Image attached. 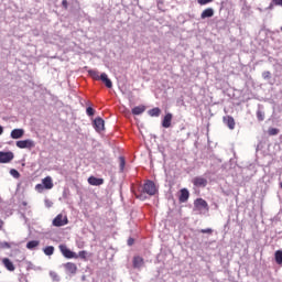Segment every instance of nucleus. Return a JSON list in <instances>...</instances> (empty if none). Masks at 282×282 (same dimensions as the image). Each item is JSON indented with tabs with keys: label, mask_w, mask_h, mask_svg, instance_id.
I'll list each match as a JSON object with an SVG mask.
<instances>
[{
	"label": "nucleus",
	"mask_w": 282,
	"mask_h": 282,
	"mask_svg": "<svg viewBox=\"0 0 282 282\" xmlns=\"http://www.w3.org/2000/svg\"><path fill=\"white\" fill-rule=\"evenodd\" d=\"M64 268H65L67 274H76V272H78V267H76V263H74V262L65 263Z\"/></svg>",
	"instance_id": "nucleus-9"
},
{
	"label": "nucleus",
	"mask_w": 282,
	"mask_h": 282,
	"mask_svg": "<svg viewBox=\"0 0 282 282\" xmlns=\"http://www.w3.org/2000/svg\"><path fill=\"white\" fill-rule=\"evenodd\" d=\"M10 175L12 177H14V180H19V177H21V173H19V171L14 170V169H11L10 170Z\"/></svg>",
	"instance_id": "nucleus-27"
},
{
	"label": "nucleus",
	"mask_w": 282,
	"mask_h": 282,
	"mask_svg": "<svg viewBox=\"0 0 282 282\" xmlns=\"http://www.w3.org/2000/svg\"><path fill=\"white\" fill-rule=\"evenodd\" d=\"M77 257H79V259H87V251H79Z\"/></svg>",
	"instance_id": "nucleus-36"
},
{
	"label": "nucleus",
	"mask_w": 282,
	"mask_h": 282,
	"mask_svg": "<svg viewBox=\"0 0 282 282\" xmlns=\"http://www.w3.org/2000/svg\"><path fill=\"white\" fill-rule=\"evenodd\" d=\"M41 241L39 240H31L26 243V248L28 250H35L36 248H39Z\"/></svg>",
	"instance_id": "nucleus-22"
},
{
	"label": "nucleus",
	"mask_w": 282,
	"mask_h": 282,
	"mask_svg": "<svg viewBox=\"0 0 282 282\" xmlns=\"http://www.w3.org/2000/svg\"><path fill=\"white\" fill-rule=\"evenodd\" d=\"M134 241L135 240L133 238H129L128 239V246H133Z\"/></svg>",
	"instance_id": "nucleus-38"
},
{
	"label": "nucleus",
	"mask_w": 282,
	"mask_h": 282,
	"mask_svg": "<svg viewBox=\"0 0 282 282\" xmlns=\"http://www.w3.org/2000/svg\"><path fill=\"white\" fill-rule=\"evenodd\" d=\"M12 140H21V138H23V135H25V130L18 128V129H13L10 133Z\"/></svg>",
	"instance_id": "nucleus-8"
},
{
	"label": "nucleus",
	"mask_w": 282,
	"mask_h": 282,
	"mask_svg": "<svg viewBox=\"0 0 282 282\" xmlns=\"http://www.w3.org/2000/svg\"><path fill=\"white\" fill-rule=\"evenodd\" d=\"M86 113H87V116H94L95 113H96V110H94V108H91V107H88L87 109H86Z\"/></svg>",
	"instance_id": "nucleus-33"
},
{
	"label": "nucleus",
	"mask_w": 282,
	"mask_h": 282,
	"mask_svg": "<svg viewBox=\"0 0 282 282\" xmlns=\"http://www.w3.org/2000/svg\"><path fill=\"white\" fill-rule=\"evenodd\" d=\"M69 220H67V216H63V214L57 215L53 219V226H55L56 228H61L62 226H67Z\"/></svg>",
	"instance_id": "nucleus-3"
},
{
	"label": "nucleus",
	"mask_w": 282,
	"mask_h": 282,
	"mask_svg": "<svg viewBox=\"0 0 282 282\" xmlns=\"http://www.w3.org/2000/svg\"><path fill=\"white\" fill-rule=\"evenodd\" d=\"M281 32H282V26H281Z\"/></svg>",
	"instance_id": "nucleus-45"
},
{
	"label": "nucleus",
	"mask_w": 282,
	"mask_h": 282,
	"mask_svg": "<svg viewBox=\"0 0 282 282\" xmlns=\"http://www.w3.org/2000/svg\"><path fill=\"white\" fill-rule=\"evenodd\" d=\"M45 204H46L47 208H52V202L45 200Z\"/></svg>",
	"instance_id": "nucleus-39"
},
{
	"label": "nucleus",
	"mask_w": 282,
	"mask_h": 282,
	"mask_svg": "<svg viewBox=\"0 0 282 282\" xmlns=\"http://www.w3.org/2000/svg\"><path fill=\"white\" fill-rule=\"evenodd\" d=\"M43 252L44 254H46V257H52V254H54V246H48L44 248Z\"/></svg>",
	"instance_id": "nucleus-23"
},
{
	"label": "nucleus",
	"mask_w": 282,
	"mask_h": 282,
	"mask_svg": "<svg viewBox=\"0 0 282 282\" xmlns=\"http://www.w3.org/2000/svg\"><path fill=\"white\" fill-rule=\"evenodd\" d=\"M280 188H282V182L280 183Z\"/></svg>",
	"instance_id": "nucleus-44"
},
{
	"label": "nucleus",
	"mask_w": 282,
	"mask_h": 282,
	"mask_svg": "<svg viewBox=\"0 0 282 282\" xmlns=\"http://www.w3.org/2000/svg\"><path fill=\"white\" fill-rule=\"evenodd\" d=\"M188 197H191V193L188 192V189L186 188L181 189L178 202L181 204H186V202H188Z\"/></svg>",
	"instance_id": "nucleus-10"
},
{
	"label": "nucleus",
	"mask_w": 282,
	"mask_h": 282,
	"mask_svg": "<svg viewBox=\"0 0 282 282\" xmlns=\"http://www.w3.org/2000/svg\"><path fill=\"white\" fill-rule=\"evenodd\" d=\"M62 6H63V8H65V10H67V8H68L67 0H63Z\"/></svg>",
	"instance_id": "nucleus-37"
},
{
	"label": "nucleus",
	"mask_w": 282,
	"mask_h": 282,
	"mask_svg": "<svg viewBox=\"0 0 282 282\" xmlns=\"http://www.w3.org/2000/svg\"><path fill=\"white\" fill-rule=\"evenodd\" d=\"M143 193H147L148 195H155V193H158V188L155 187V183H153L152 181H148L143 185Z\"/></svg>",
	"instance_id": "nucleus-5"
},
{
	"label": "nucleus",
	"mask_w": 282,
	"mask_h": 282,
	"mask_svg": "<svg viewBox=\"0 0 282 282\" xmlns=\"http://www.w3.org/2000/svg\"><path fill=\"white\" fill-rule=\"evenodd\" d=\"M194 206L197 210H208V203L203 198H197L194 202Z\"/></svg>",
	"instance_id": "nucleus-6"
},
{
	"label": "nucleus",
	"mask_w": 282,
	"mask_h": 282,
	"mask_svg": "<svg viewBox=\"0 0 282 282\" xmlns=\"http://www.w3.org/2000/svg\"><path fill=\"white\" fill-rule=\"evenodd\" d=\"M272 3L274 6H281L282 7V0H272ZM272 3L269 6V9L272 10Z\"/></svg>",
	"instance_id": "nucleus-32"
},
{
	"label": "nucleus",
	"mask_w": 282,
	"mask_h": 282,
	"mask_svg": "<svg viewBox=\"0 0 282 282\" xmlns=\"http://www.w3.org/2000/svg\"><path fill=\"white\" fill-rule=\"evenodd\" d=\"M3 134V128L0 126V135Z\"/></svg>",
	"instance_id": "nucleus-41"
},
{
	"label": "nucleus",
	"mask_w": 282,
	"mask_h": 282,
	"mask_svg": "<svg viewBox=\"0 0 282 282\" xmlns=\"http://www.w3.org/2000/svg\"><path fill=\"white\" fill-rule=\"evenodd\" d=\"M268 133H269V135H279V129L270 128Z\"/></svg>",
	"instance_id": "nucleus-31"
},
{
	"label": "nucleus",
	"mask_w": 282,
	"mask_h": 282,
	"mask_svg": "<svg viewBox=\"0 0 282 282\" xmlns=\"http://www.w3.org/2000/svg\"><path fill=\"white\" fill-rule=\"evenodd\" d=\"M173 120V115L171 112L166 113L162 121V127L164 129H169L171 127V122Z\"/></svg>",
	"instance_id": "nucleus-13"
},
{
	"label": "nucleus",
	"mask_w": 282,
	"mask_h": 282,
	"mask_svg": "<svg viewBox=\"0 0 282 282\" xmlns=\"http://www.w3.org/2000/svg\"><path fill=\"white\" fill-rule=\"evenodd\" d=\"M213 17H215V10L213 8L205 9L200 14V19H210Z\"/></svg>",
	"instance_id": "nucleus-15"
},
{
	"label": "nucleus",
	"mask_w": 282,
	"mask_h": 282,
	"mask_svg": "<svg viewBox=\"0 0 282 282\" xmlns=\"http://www.w3.org/2000/svg\"><path fill=\"white\" fill-rule=\"evenodd\" d=\"M50 276L51 279H53L54 281H61V278L58 276L57 272L51 271L50 272Z\"/></svg>",
	"instance_id": "nucleus-30"
},
{
	"label": "nucleus",
	"mask_w": 282,
	"mask_h": 282,
	"mask_svg": "<svg viewBox=\"0 0 282 282\" xmlns=\"http://www.w3.org/2000/svg\"><path fill=\"white\" fill-rule=\"evenodd\" d=\"M88 184H90V186H102V184H105V180L90 176L88 178Z\"/></svg>",
	"instance_id": "nucleus-14"
},
{
	"label": "nucleus",
	"mask_w": 282,
	"mask_h": 282,
	"mask_svg": "<svg viewBox=\"0 0 282 282\" xmlns=\"http://www.w3.org/2000/svg\"><path fill=\"white\" fill-rule=\"evenodd\" d=\"M36 188H41V184H37V185H36Z\"/></svg>",
	"instance_id": "nucleus-43"
},
{
	"label": "nucleus",
	"mask_w": 282,
	"mask_h": 282,
	"mask_svg": "<svg viewBox=\"0 0 282 282\" xmlns=\"http://www.w3.org/2000/svg\"><path fill=\"white\" fill-rule=\"evenodd\" d=\"M15 145L18 149H34V147H36L34 140L31 139L17 141Z\"/></svg>",
	"instance_id": "nucleus-2"
},
{
	"label": "nucleus",
	"mask_w": 282,
	"mask_h": 282,
	"mask_svg": "<svg viewBox=\"0 0 282 282\" xmlns=\"http://www.w3.org/2000/svg\"><path fill=\"white\" fill-rule=\"evenodd\" d=\"M43 186H44L47 191L54 188V183L52 182V177H51V176H46V177L43 180Z\"/></svg>",
	"instance_id": "nucleus-18"
},
{
	"label": "nucleus",
	"mask_w": 282,
	"mask_h": 282,
	"mask_svg": "<svg viewBox=\"0 0 282 282\" xmlns=\"http://www.w3.org/2000/svg\"><path fill=\"white\" fill-rule=\"evenodd\" d=\"M99 80H101V83H104L108 89H111V87H113V83H111V79H109L106 73H102L100 75Z\"/></svg>",
	"instance_id": "nucleus-16"
},
{
	"label": "nucleus",
	"mask_w": 282,
	"mask_h": 282,
	"mask_svg": "<svg viewBox=\"0 0 282 282\" xmlns=\"http://www.w3.org/2000/svg\"><path fill=\"white\" fill-rule=\"evenodd\" d=\"M262 78L264 80H270V78H272V73H270V70H265L262 73Z\"/></svg>",
	"instance_id": "nucleus-28"
},
{
	"label": "nucleus",
	"mask_w": 282,
	"mask_h": 282,
	"mask_svg": "<svg viewBox=\"0 0 282 282\" xmlns=\"http://www.w3.org/2000/svg\"><path fill=\"white\" fill-rule=\"evenodd\" d=\"M144 265V259L142 257L137 256L133 258V268H142Z\"/></svg>",
	"instance_id": "nucleus-21"
},
{
	"label": "nucleus",
	"mask_w": 282,
	"mask_h": 282,
	"mask_svg": "<svg viewBox=\"0 0 282 282\" xmlns=\"http://www.w3.org/2000/svg\"><path fill=\"white\" fill-rule=\"evenodd\" d=\"M275 263H278V265H281L282 264V251L281 250H278L275 251Z\"/></svg>",
	"instance_id": "nucleus-24"
},
{
	"label": "nucleus",
	"mask_w": 282,
	"mask_h": 282,
	"mask_svg": "<svg viewBox=\"0 0 282 282\" xmlns=\"http://www.w3.org/2000/svg\"><path fill=\"white\" fill-rule=\"evenodd\" d=\"M224 123L228 127V129H230V131L235 130V126H236V122H235V118H232L231 116H227V117H224Z\"/></svg>",
	"instance_id": "nucleus-12"
},
{
	"label": "nucleus",
	"mask_w": 282,
	"mask_h": 282,
	"mask_svg": "<svg viewBox=\"0 0 282 282\" xmlns=\"http://www.w3.org/2000/svg\"><path fill=\"white\" fill-rule=\"evenodd\" d=\"M147 111V107L145 106H137L132 109V115L133 116H142L143 112Z\"/></svg>",
	"instance_id": "nucleus-17"
},
{
	"label": "nucleus",
	"mask_w": 282,
	"mask_h": 282,
	"mask_svg": "<svg viewBox=\"0 0 282 282\" xmlns=\"http://www.w3.org/2000/svg\"><path fill=\"white\" fill-rule=\"evenodd\" d=\"M193 184L198 188H206L208 181L202 176H197L193 180Z\"/></svg>",
	"instance_id": "nucleus-7"
},
{
	"label": "nucleus",
	"mask_w": 282,
	"mask_h": 282,
	"mask_svg": "<svg viewBox=\"0 0 282 282\" xmlns=\"http://www.w3.org/2000/svg\"><path fill=\"white\" fill-rule=\"evenodd\" d=\"M94 127L96 131H105V120L102 118L98 117L94 120Z\"/></svg>",
	"instance_id": "nucleus-11"
},
{
	"label": "nucleus",
	"mask_w": 282,
	"mask_h": 282,
	"mask_svg": "<svg viewBox=\"0 0 282 282\" xmlns=\"http://www.w3.org/2000/svg\"><path fill=\"white\" fill-rule=\"evenodd\" d=\"M3 228V221L0 220V230Z\"/></svg>",
	"instance_id": "nucleus-42"
},
{
	"label": "nucleus",
	"mask_w": 282,
	"mask_h": 282,
	"mask_svg": "<svg viewBox=\"0 0 282 282\" xmlns=\"http://www.w3.org/2000/svg\"><path fill=\"white\" fill-rule=\"evenodd\" d=\"M197 3H199V6H207V3H213V0H197Z\"/></svg>",
	"instance_id": "nucleus-34"
},
{
	"label": "nucleus",
	"mask_w": 282,
	"mask_h": 282,
	"mask_svg": "<svg viewBox=\"0 0 282 282\" xmlns=\"http://www.w3.org/2000/svg\"><path fill=\"white\" fill-rule=\"evenodd\" d=\"M14 160L13 152H3L0 151V164H8Z\"/></svg>",
	"instance_id": "nucleus-4"
},
{
	"label": "nucleus",
	"mask_w": 282,
	"mask_h": 282,
	"mask_svg": "<svg viewBox=\"0 0 282 282\" xmlns=\"http://www.w3.org/2000/svg\"><path fill=\"white\" fill-rule=\"evenodd\" d=\"M200 232H202L203 235H213V229H210V228L200 229Z\"/></svg>",
	"instance_id": "nucleus-35"
},
{
	"label": "nucleus",
	"mask_w": 282,
	"mask_h": 282,
	"mask_svg": "<svg viewBox=\"0 0 282 282\" xmlns=\"http://www.w3.org/2000/svg\"><path fill=\"white\" fill-rule=\"evenodd\" d=\"M2 263H3L4 268H7L9 270V272H14V263H12L10 259L4 258L2 260Z\"/></svg>",
	"instance_id": "nucleus-19"
},
{
	"label": "nucleus",
	"mask_w": 282,
	"mask_h": 282,
	"mask_svg": "<svg viewBox=\"0 0 282 282\" xmlns=\"http://www.w3.org/2000/svg\"><path fill=\"white\" fill-rule=\"evenodd\" d=\"M2 247H3V248H10V243L3 242V243H2Z\"/></svg>",
	"instance_id": "nucleus-40"
},
{
	"label": "nucleus",
	"mask_w": 282,
	"mask_h": 282,
	"mask_svg": "<svg viewBox=\"0 0 282 282\" xmlns=\"http://www.w3.org/2000/svg\"><path fill=\"white\" fill-rule=\"evenodd\" d=\"M124 166H126V161L122 156L119 158V169L120 171H124Z\"/></svg>",
	"instance_id": "nucleus-29"
},
{
	"label": "nucleus",
	"mask_w": 282,
	"mask_h": 282,
	"mask_svg": "<svg viewBox=\"0 0 282 282\" xmlns=\"http://www.w3.org/2000/svg\"><path fill=\"white\" fill-rule=\"evenodd\" d=\"M257 118H258L259 122H263V120H265V113L261 110H258Z\"/></svg>",
	"instance_id": "nucleus-26"
},
{
	"label": "nucleus",
	"mask_w": 282,
	"mask_h": 282,
	"mask_svg": "<svg viewBox=\"0 0 282 282\" xmlns=\"http://www.w3.org/2000/svg\"><path fill=\"white\" fill-rule=\"evenodd\" d=\"M88 74L94 80H100V73L98 70H89Z\"/></svg>",
	"instance_id": "nucleus-25"
},
{
	"label": "nucleus",
	"mask_w": 282,
	"mask_h": 282,
	"mask_svg": "<svg viewBox=\"0 0 282 282\" xmlns=\"http://www.w3.org/2000/svg\"><path fill=\"white\" fill-rule=\"evenodd\" d=\"M58 249L59 252H62L63 257H65V259H78V253L69 250L66 245H59Z\"/></svg>",
	"instance_id": "nucleus-1"
},
{
	"label": "nucleus",
	"mask_w": 282,
	"mask_h": 282,
	"mask_svg": "<svg viewBox=\"0 0 282 282\" xmlns=\"http://www.w3.org/2000/svg\"><path fill=\"white\" fill-rule=\"evenodd\" d=\"M160 113H162V109L160 108H152L148 111V115L151 116V118H160Z\"/></svg>",
	"instance_id": "nucleus-20"
}]
</instances>
